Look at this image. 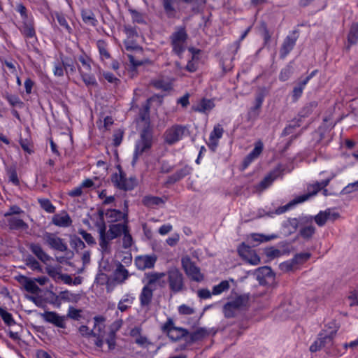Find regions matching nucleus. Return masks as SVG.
I'll use <instances>...</instances> for the list:
<instances>
[{"label": "nucleus", "instance_id": "nucleus-24", "mask_svg": "<svg viewBox=\"0 0 358 358\" xmlns=\"http://www.w3.org/2000/svg\"><path fill=\"white\" fill-rule=\"evenodd\" d=\"M105 214L106 218L108 219V222H110L111 224L117 223V222L120 221H129L127 213H123L120 210L109 209Z\"/></svg>", "mask_w": 358, "mask_h": 358}, {"label": "nucleus", "instance_id": "nucleus-63", "mask_svg": "<svg viewBox=\"0 0 358 358\" xmlns=\"http://www.w3.org/2000/svg\"><path fill=\"white\" fill-rule=\"evenodd\" d=\"M153 86L157 90H162L165 92L170 91L172 89L170 83L164 82L163 80H157L153 83Z\"/></svg>", "mask_w": 358, "mask_h": 358}, {"label": "nucleus", "instance_id": "nucleus-27", "mask_svg": "<svg viewBox=\"0 0 358 358\" xmlns=\"http://www.w3.org/2000/svg\"><path fill=\"white\" fill-rule=\"evenodd\" d=\"M52 223L59 227H68L71 225L72 220L69 215L64 211L62 214H55L52 217Z\"/></svg>", "mask_w": 358, "mask_h": 358}, {"label": "nucleus", "instance_id": "nucleus-51", "mask_svg": "<svg viewBox=\"0 0 358 358\" xmlns=\"http://www.w3.org/2000/svg\"><path fill=\"white\" fill-rule=\"evenodd\" d=\"M62 60L64 66L66 74L67 76L69 74H73L76 71V66L75 65L74 60L70 57H65Z\"/></svg>", "mask_w": 358, "mask_h": 358}, {"label": "nucleus", "instance_id": "nucleus-47", "mask_svg": "<svg viewBox=\"0 0 358 358\" xmlns=\"http://www.w3.org/2000/svg\"><path fill=\"white\" fill-rule=\"evenodd\" d=\"M315 227L312 225H308L301 227L299 235L305 240L310 239L315 233Z\"/></svg>", "mask_w": 358, "mask_h": 358}, {"label": "nucleus", "instance_id": "nucleus-5", "mask_svg": "<svg viewBox=\"0 0 358 358\" xmlns=\"http://www.w3.org/2000/svg\"><path fill=\"white\" fill-rule=\"evenodd\" d=\"M165 273L167 277L169 289L171 293L178 294L185 289V278L178 268H171Z\"/></svg>", "mask_w": 358, "mask_h": 358}, {"label": "nucleus", "instance_id": "nucleus-22", "mask_svg": "<svg viewBox=\"0 0 358 358\" xmlns=\"http://www.w3.org/2000/svg\"><path fill=\"white\" fill-rule=\"evenodd\" d=\"M338 217L339 214L338 213L334 212L331 213L330 209H327L324 211H320V213L314 217V220L319 227H323L329 220L331 219L335 220Z\"/></svg>", "mask_w": 358, "mask_h": 358}, {"label": "nucleus", "instance_id": "nucleus-20", "mask_svg": "<svg viewBox=\"0 0 358 358\" xmlns=\"http://www.w3.org/2000/svg\"><path fill=\"white\" fill-rule=\"evenodd\" d=\"M358 43V22H353L350 27L348 35L347 43L345 45V50L349 52L352 45Z\"/></svg>", "mask_w": 358, "mask_h": 358}, {"label": "nucleus", "instance_id": "nucleus-42", "mask_svg": "<svg viewBox=\"0 0 358 358\" xmlns=\"http://www.w3.org/2000/svg\"><path fill=\"white\" fill-rule=\"evenodd\" d=\"M96 47L99 50L100 59L102 62L110 58V54L108 50V43L105 40H98L96 42Z\"/></svg>", "mask_w": 358, "mask_h": 358}, {"label": "nucleus", "instance_id": "nucleus-10", "mask_svg": "<svg viewBox=\"0 0 358 358\" xmlns=\"http://www.w3.org/2000/svg\"><path fill=\"white\" fill-rule=\"evenodd\" d=\"M298 30H293L284 39L280 48V58L284 59L294 49L299 38Z\"/></svg>", "mask_w": 358, "mask_h": 358}, {"label": "nucleus", "instance_id": "nucleus-40", "mask_svg": "<svg viewBox=\"0 0 358 358\" xmlns=\"http://www.w3.org/2000/svg\"><path fill=\"white\" fill-rule=\"evenodd\" d=\"M277 176L275 172H270L259 182L257 185V189L259 191L266 189L272 185L273 181L277 178Z\"/></svg>", "mask_w": 358, "mask_h": 358}, {"label": "nucleus", "instance_id": "nucleus-30", "mask_svg": "<svg viewBox=\"0 0 358 358\" xmlns=\"http://www.w3.org/2000/svg\"><path fill=\"white\" fill-rule=\"evenodd\" d=\"M207 336V331L203 328H199L193 332L189 331V335L186 336L185 341L187 344H192L197 341H202Z\"/></svg>", "mask_w": 358, "mask_h": 358}, {"label": "nucleus", "instance_id": "nucleus-38", "mask_svg": "<svg viewBox=\"0 0 358 358\" xmlns=\"http://www.w3.org/2000/svg\"><path fill=\"white\" fill-rule=\"evenodd\" d=\"M188 335L189 331L187 329L176 327L171 332H169L167 336L171 340L177 341L181 338H184L185 341V337Z\"/></svg>", "mask_w": 358, "mask_h": 358}, {"label": "nucleus", "instance_id": "nucleus-64", "mask_svg": "<svg viewBox=\"0 0 358 358\" xmlns=\"http://www.w3.org/2000/svg\"><path fill=\"white\" fill-rule=\"evenodd\" d=\"M252 239L255 242L264 243L267 242L275 237V236H266L262 234H252L251 235Z\"/></svg>", "mask_w": 358, "mask_h": 358}, {"label": "nucleus", "instance_id": "nucleus-33", "mask_svg": "<svg viewBox=\"0 0 358 358\" xmlns=\"http://www.w3.org/2000/svg\"><path fill=\"white\" fill-rule=\"evenodd\" d=\"M135 301L133 294L127 293L123 295L117 303V309L121 312H125L130 308Z\"/></svg>", "mask_w": 358, "mask_h": 358}, {"label": "nucleus", "instance_id": "nucleus-52", "mask_svg": "<svg viewBox=\"0 0 358 358\" xmlns=\"http://www.w3.org/2000/svg\"><path fill=\"white\" fill-rule=\"evenodd\" d=\"M150 99H148L143 105V108L141 110L139 113L140 118L142 121H145L147 124L150 123Z\"/></svg>", "mask_w": 358, "mask_h": 358}, {"label": "nucleus", "instance_id": "nucleus-26", "mask_svg": "<svg viewBox=\"0 0 358 358\" xmlns=\"http://www.w3.org/2000/svg\"><path fill=\"white\" fill-rule=\"evenodd\" d=\"M29 250L42 262L47 263L50 257L43 249L39 243H31L29 245Z\"/></svg>", "mask_w": 358, "mask_h": 358}, {"label": "nucleus", "instance_id": "nucleus-3", "mask_svg": "<svg viewBox=\"0 0 358 358\" xmlns=\"http://www.w3.org/2000/svg\"><path fill=\"white\" fill-rule=\"evenodd\" d=\"M116 169L118 172L112 174L111 182L117 189L128 192L134 189L138 186V181L135 176L127 178L126 173L120 164L116 166Z\"/></svg>", "mask_w": 358, "mask_h": 358}, {"label": "nucleus", "instance_id": "nucleus-28", "mask_svg": "<svg viewBox=\"0 0 358 358\" xmlns=\"http://www.w3.org/2000/svg\"><path fill=\"white\" fill-rule=\"evenodd\" d=\"M5 171L8 179V182H10L16 187L20 185V180L17 175V166L15 164L9 166L6 165Z\"/></svg>", "mask_w": 358, "mask_h": 358}, {"label": "nucleus", "instance_id": "nucleus-32", "mask_svg": "<svg viewBox=\"0 0 358 358\" xmlns=\"http://www.w3.org/2000/svg\"><path fill=\"white\" fill-rule=\"evenodd\" d=\"M166 16L169 18H175L177 14L176 3L177 0H161Z\"/></svg>", "mask_w": 358, "mask_h": 358}, {"label": "nucleus", "instance_id": "nucleus-35", "mask_svg": "<svg viewBox=\"0 0 358 358\" xmlns=\"http://www.w3.org/2000/svg\"><path fill=\"white\" fill-rule=\"evenodd\" d=\"M264 96L262 94H259L255 97V106L251 107L248 111V117L250 119H256L259 113V109L261 108L264 102Z\"/></svg>", "mask_w": 358, "mask_h": 358}, {"label": "nucleus", "instance_id": "nucleus-31", "mask_svg": "<svg viewBox=\"0 0 358 358\" xmlns=\"http://www.w3.org/2000/svg\"><path fill=\"white\" fill-rule=\"evenodd\" d=\"M114 280L119 284H122L129 277L128 270L121 264L119 263L113 273Z\"/></svg>", "mask_w": 358, "mask_h": 358}, {"label": "nucleus", "instance_id": "nucleus-2", "mask_svg": "<svg viewBox=\"0 0 358 358\" xmlns=\"http://www.w3.org/2000/svg\"><path fill=\"white\" fill-rule=\"evenodd\" d=\"M152 143L153 131L150 124L148 123L142 129L140 132V137L136 141L132 159L133 166L136 164L140 156L152 148Z\"/></svg>", "mask_w": 358, "mask_h": 358}, {"label": "nucleus", "instance_id": "nucleus-11", "mask_svg": "<svg viewBox=\"0 0 358 358\" xmlns=\"http://www.w3.org/2000/svg\"><path fill=\"white\" fill-rule=\"evenodd\" d=\"M336 334V330H331L329 333H327L326 330L322 331L318 334V338L314 341L310 346V351L312 352H316L324 348L327 344H329L332 342Z\"/></svg>", "mask_w": 358, "mask_h": 358}, {"label": "nucleus", "instance_id": "nucleus-14", "mask_svg": "<svg viewBox=\"0 0 358 358\" xmlns=\"http://www.w3.org/2000/svg\"><path fill=\"white\" fill-rule=\"evenodd\" d=\"M43 240L51 249L59 252H66L68 250L67 244L62 238L57 236L55 234L48 231L45 232L43 234Z\"/></svg>", "mask_w": 358, "mask_h": 358}, {"label": "nucleus", "instance_id": "nucleus-58", "mask_svg": "<svg viewBox=\"0 0 358 358\" xmlns=\"http://www.w3.org/2000/svg\"><path fill=\"white\" fill-rule=\"evenodd\" d=\"M124 45L127 51H134L141 49L136 43V38H126L124 41Z\"/></svg>", "mask_w": 358, "mask_h": 358}, {"label": "nucleus", "instance_id": "nucleus-8", "mask_svg": "<svg viewBox=\"0 0 358 358\" xmlns=\"http://www.w3.org/2000/svg\"><path fill=\"white\" fill-rule=\"evenodd\" d=\"M181 264L185 274L192 281L200 282L203 280V275L201 273L199 267L196 266L189 257H182Z\"/></svg>", "mask_w": 358, "mask_h": 358}, {"label": "nucleus", "instance_id": "nucleus-25", "mask_svg": "<svg viewBox=\"0 0 358 358\" xmlns=\"http://www.w3.org/2000/svg\"><path fill=\"white\" fill-rule=\"evenodd\" d=\"M192 169L186 165L180 169L178 170L176 173L168 176L166 179V184L172 185L180 180L183 179L191 173Z\"/></svg>", "mask_w": 358, "mask_h": 358}, {"label": "nucleus", "instance_id": "nucleus-49", "mask_svg": "<svg viewBox=\"0 0 358 358\" xmlns=\"http://www.w3.org/2000/svg\"><path fill=\"white\" fill-rule=\"evenodd\" d=\"M0 316L4 323L8 327L13 326L16 324L13 315L8 312L6 308L0 306Z\"/></svg>", "mask_w": 358, "mask_h": 358}, {"label": "nucleus", "instance_id": "nucleus-4", "mask_svg": "<svg viewBox=\"0 0 358 358\" xmlns=\"http://www.w3.org/2000/svg\"><path fill=\"white\" fill-rule=\"evenodd\" d=\"M187 39L188 34L185 27H177L176 30L170 36L172 53L180 59L182 57L183 53L186 50Z\"/></svg>", "mask_w": 358, "mask_h": 358}, {"label": "nucleus", "instance_id": "nucleus-46", "mask_svg": "<svg viewBox=\"0 0 358 358\" xmlns=\"http://www.w3.org/2000/svg\"><path fill=\"white\" fill-rule=\"evenodd\" d=\"M306 85V83H303V80H300L297 85L293 88L292 92V99L293 102H296L302 96Z\"/></svg>", "mask_w": 358, "mask_h": 358}, {"label": "nucleus", "instance_id": "nucleus-55", "mask_svg": "<svg viewBox=\"0 0 358 358\" xmlns=\"http://www.w3.org/2000/svg\"><path fill=\"white\" fill-rule=\"evenodd\" d=\"M129 12L131 15L133 22L138 24L146 23L144 15L141 12L132 8L129 9Z\"/></svg>", "mask_w": 358, "mask_h": 358}, {"label": "nucleus", "instance_id": "nucleus-12", "mask_svg": "<svg viewBox=\"0 0 358 358\" xmlns=\"http://www.w3.org/2000/svg\"><path fill=\"white\" fill-rule=\"evenodd\" d=\"M105 321L106 318L103 316H95L94 317V329L90 330L87 326L81 325L78 329L79 332L83 336H96V331H99V333H101L103 331L105 328Z\"/></svg>", "mask_w": 358, "mask_h": 358}, {"label": "nucleus", "instance_id": "nucleus-19", "mask_svg": "<svg viewBox=\"0 0 358 358\" xmlns=\"http://www.w3.org/2000/svg\"><path fill=\"white\" fill-rule=\"evenodd\" d=\"M157 261L155 255L138 256L135 259L136 267L141 271L147 268H152L155 266Z\"/></svg>", "mask_w": 358, "mask_h": 358}, {"label": "nucleus", "instance_id": "nucleus-29", "mask_svg": "<svg viewBox=\"0 0 358 358\" xmlns=\"http://www.w3.org/2000/svg\"><path fill=\"white\" fill-rule=\"evenodd\" d=\"M153 297V289L148 285H145L139 295L140 305L142 307L148 306Z\"/></svg>", "mask_w": 358, "mask_h": 358}, {"label": "nucleus", "instance_id": "nucleus-57", "mask_svg": "<svg viewBox=\"0 0 358 358\" xmlns=\"http://www.w3.org/2000/svg\"><path fill=\"white\" fill-rule=\"evenodd\" d=\"M16 11L20 13L22 21L34 17L26 6L22 3H17L15 8Z\"/></svg>", "mask_w": 358, "mask_h": 358}, {"label": "nucleus", "instance_id": "nucleus-1", "mask_svg": "<svg viewBox=\"0 0 358 358\" xmlns=\"http://www.w3.org/2000/svg\"><path fill=\"white\" fill-rule=\"evenodd\" d=\"M99 221L96 224L99 232V244L103 253L110 252V241L120 237L129 227V221L109 224L108 229L103 219L104 213L99 211Z\"/></svg>", "mask_w": 358, "mask_h": 358}, {"label": "nucleus", "instance_id": "nucleus-41", "mask_svg": "<svg viewBox=\"0 0 358 358\" xmlns=\"http://www.w3.org/2000/svg\"><path fill=\"white\" fill-rule=\"evenodd\" d=\"M81 17L83 22L86 24L95 27L97 24V20L94 13L90 9H83L81 10Z\"/></svg>", "mask_w": 358, "mask_h": 358}, {"label": "nucleus", "instance_id": "nucleus-50", "mask_svg": "<svg viewBox=\"0 0 358 358\" xmlns=\"http://www.w3.org/2000/svg\"><path fill=\"white\" fill-rule=\"evenodd\" d=\"M165 273L166 272H151L147 273L148 284L146 285L150 287V285H155L158 280L166 276Z\"/></svg>", "mask_w": 358, "mask_h": 358}, {"label": "nucleus", "instance_id": "nucleus-54", "mask_svg": "<svg viewBox=\"0 0 358 358\" xmlns=\"http://www.w3.org/2000/svg\"><path fill=\"white\" fill-rule=\"evenodd\" d=\"M41 207L48 213H54L55 206L51 203L48 199H39L38 200Z\"/></svg>", "mask_w": 358, "mask_h": 358}, {"label": "nucleus", "instance_id": "nucleus-34", "mask_svg": "<svg viewBox=\"0 0 358 358\" xmlns=\"http://www.w3.org/2000/svg\"><path fill=\"white\" fill-rule=\"evenodd\" d=\"M214 101L212 99L203 98L199 102L197 106L193 108V110L196 112L201 113H208L215 107Z\"/></svg>", "mask_w": 358, "mask_h": 358}, {"label": "nucleus", "instance_id": "nucleus-37", "mask_svg": "<svg viewBox=\"0 0 358 358\" xmlns=\"http://www.w3.org/2000/svg\"><path fill=\"white\" fill-rule=\"evenodd\" d=\"M8 227L10 230H26L29 225L22 219L17 217H12L8 219Z\"/></svg>", "mask_w": 358, "mask_h": 358}, {"label": "nucleus", "instance_id": "nucleus-6", "mask_svg": "<svg viewBox=\"0 0 358 358\" xmlns=\"http://www.w3.org/2000/svg\"><path fill=\"white\" fill-rule=\"evenodd\" d=\"M248 294L237 295L234 299L227 302L223 306V313L227 318H233L238 310L246 307L249 303Z\"/></svg>", "mask_w": 358, "mask_h": 358}, {"label": "nucleus", "instance_id": "nucleus-18", "mask_svg": "<svg viewBox=\"0 0 358 358\" xmlns=\"http://www.w3.org/2000/svg\"><path fill=\"white\" fill-rule=\"evenodd\" d=\"M311 257L310 252H300L294 255L289 262H286L282 264L285 267L286 271H292L296 265H302L307 262Z\"/></svg>", "mask_w": 358, "mask_h": 358}, {"label": "nucleus", "instance_id": "nucleus-21", "mask_svg": "<svg viewBox=\"0 0 358 358\" xmlns=\"http://www.w3.org/2000/svg\"><path fill=\"white\" fill-rule=\"evenodd\" d=\"M166 197L162 198L152 195H145L142 199V204L148 208H155L165 204Z\"/></svg>", "mask_w": 358, "mask_h": 358}, {"label": "nucleus", "instance_id": "nucleus-48", "mask_svg": "<svg viewBox=\"0 0 358 358\" xmlns=\"http://www.w3.org/2000/svg\"><path fill=\"white\" fill-rule=\"evenodd\" d=\"M25 264L32 271L42 272L43 268L40 263L31 255H28L25 259Z\"/></svg>", "mask_w": 358, "mask_h": 358}, {"label": "nucleus", "instance_id": "nucleus-60", "mask_svg": "<svg viewBox=\"0 0 358 358\" xmlns=\"http://www.w3.org/2000/svg\"><path fill=\"white\" fill-rule=\"evenodd\" d=\"M124 31L127 36L126 38H137L138 37L137 28L135 26L130 24L125 25L124 27Z\"/></svg>", "mask_w": 358, "mask_h": 358}, {"label": "nucleus", "instance_id": "nucleus-53", "mask_svg": "<svg viewBox=\"0 0 358 358\" xmlns=\"http://www.w3.org/2000/svg\"><path fill=\"white\" fill-rule=\"evenodd\" d=\"M230 285L227 280H222L218 285L213 286L212 289L213 295H219L222 292L227 291Z\"/></svg>", "mask_w": 358, "mask_h": 358}, {"label": "nucleus", "instance_id": "nucleus-56", "mask_svg": "<svg viewBox=\"0 0 358 358\" xmlns=\"http://www.w3.org/2000/svg\"><path fill=\"white\" fill-rule=\"evenodd\" d=\"M122 247L124 249L130 248L133 244V238L130 234L129 227L127 228V230L122 234Z\"/></svg>", "mask_w": 358, "mask_h": 358}, {"label": "nucleus", "instance_id": "nucleus-9", "mask_svg": "<svg viewBox=\"0 0 358 358\" xmlns=\"http://www.w3.org/2000/svg\"><path fill=\"white\" fill-rule=\"evenodd\" d=\"M307 194L299 196L294 199H293L292 201L288 203L287 204L280 207L277 210V212L278 213H283L288 210L293 205L306 201L310 196L316 195L321 190L319 184H317V182L309 185L307 187Z\"/></svg>", "mask_w": 358, "mask_h": 358}, {"label": "nucleus", "instance_id": "nucleus-36", "mask_svg": "<svg viewBox=\"0 0 358 358\" xmlns=\"http://www.w3.org/2000/svg\"><path fill=\"white\" fill-rule=\"evenodd\" d=\"M78 61L80 63V65H77V69L79 73L80 69L83 72H91V64L92 61L89 56H87L85 53H83L78 57Z\"/></svg>", "mask_w": 358, "mask_h": 358}, {"label": "nucleus", "instance_id": "nucleus-16", "mask_svg": "<svg viewBox=\"0 0 358 358\" xmlns=\"http://www.w3.org/2000/svg\"><path fill=\"white\" fill-rule=\"evenodd\" d=\"M280 245L282 248V250L275 247H268L264 249V254L268 259L273 260L290 252L292 246L289 243L282 242Z\"/></svg>", "mask_w": 358, "mask_h": 358}, {"label": "nucleus", "instance_id": "nucleus-44", "mask_svg": "<svg viewBox=\"0 0 358 358\" xmlns=\"http://www.w3.org/2000/svg\"><path fill=\"white\" fill-rule=\"evenodd\" d=\"M80 76L87 87H96L98 85L95 76L91 72H83L80 69Z\"/></svg>", "mask_w": 358, "mask_h": 358}, {"label": "nucleus", "instance_id": "nucleus-43", "mask_svg": "<svg viewBox=\"0 0 358 358\" xmlns=\"http://www.w3.org/2000/svg\"><path fill=\"white\" fill-rule=\"evenodd\" d=\"M3 97L8 101V104L13 107H17L22 108L24 107V103L20 99V98L16 94H12L8 92H6L3 94Z\"/></svg>", "mask_w": 358, "mask_h": 358}, {"label": "nucleus", "instance_id": "nucleus-7", "mask_svg": "<svg viewBox=\"0 0 358 358\" xmlns=\"http://www.w3.org/2000/svg\"><path fill=\"white\" fill-rule=\"evenodd\" d=\"M189 134V125L175 124L165 131L164 134V142L169 145H172L181 141L185 136Z\"/></svg>", "mask_w": 358, "mask_h": 358}, {"label": "nucleus", "instance_id": "nucleus-13", "mask_svg": "<svg viewBox=\"0 0 358 358\" xmlns=\"http://www.w3.org/2000/svg\"><path fill=\"white\" fill-rule=\"evenodd\" d=\"M18 29L26 40H33V41H30L31 43L37 42L38 39L34 17L22 20Z\"/></svg>", "mask_w": 358, "mask_h": 358}, {"label": "nucleus", "instance_id": "nucleus-62", "mask_svg": "<svg viewBox=\"0 0 358 358\" xmlns=\"http://www.w3.org/2000/svg\"><path fill=\"white\" fill-rule=\"evenodd\" d=\"M81 312L82 310L80 309H77L73 306H70L68 309L67 317H69L73 320H79L81 317Z\"/></svg>", "mask_w": 358, "mask_h": 358}, {"label": "nucleus", "instance_id": "nucleus-61", "mask_svg": "<svg viewBox=\"0 0 358 358\" xmlns=\"http://www.w3.org/2000/svg\"><path fill=\"white\" fill-rule=\"evenodd\" d=\"M264 149V144L261 140H258L255 143V147L252 150L249 152L250 155L257 159L262 154Z\"/></svg>", "mask_w": 358, "mask_h": 358}, {"label": "nucleus", "instance_id": "nucleus-23", "mask_svg": "<svg viewBox=\"0 0 358 358\" xmlns=\"http://www.w3.org/2000/svg\"><path fill=\"white\" fill-rule=\"evenodd\" d=\"M54 17L57 20L61 27V31L71 35L73 33V29L68 22L67 15L62 12L56 11L53 14Z\"/></svg>", "mask_w": 358, "mask_h": 358}, {"label": "nucleus", "instance_id": "nucleus-59", "mask_svg": "<svg viewBox=\"0 0 358 358\" xmlns=\"http://www.w3.org/2000/svg\"><path fill=\"white\" fill-rule=\"evenodd\" d=\"M224 129L221 124H217L214 126L213 131L210 134L209 138L212 140L219 141L223 135Z\"/></svg>", "mask_w": 358, "mask_h": 358}, {"label": "nucleus", "instance_id": "nucleus-15", "mask_svg": "<svg viewBox=\"0 0 358 358\" xmlns=\"http://www.w3.org/2000/svg\"><path fill=\"white\" fill-rule=\"evenodd\" d=\"M238 255L244 259L248 261L252 265H257L260 262L259 257L255 253L252 248L246 245L245 243H242L238 247Z\"/></svg>", "mask_w": 358, "mask_h": 358}, {"label": "nucleus", "instance_id": "nucleus-17", "mask_svg": "<svg viewBox=\"0 0 358 358\" xmlns=\"http://www.w3.org/2000/svg\"><path fill=\"white\" fill-rule=\"evenodd\" d=\"M42 317L44 321L48 323L52 324L59 328H66V316L64 315L61 316L55 311H45L44 313L42 314Z\"/></svg>", "mask_w": 358, "mask_h": 358}, {"label": "nucleus", "instance_id": "nucleus-45", "mask_svg": "<svg viewBox=\"0 0 358 358\" xmlns=\"http://www.w3.org/2000/svg\"><path fill=\"white\" fill-rule=\"evenodd\" d=\"M317 106L318 103L316 101H313L306 103L299 111V115L303 118L308 117L310 114H312Z\"/></svg>", "mask_w": 358, "mask_h": 358}, {"label": "nucleus", "instance_id": "nucleus-39", "mask_svg": "<svg viewBox=\"0 0 358 358\" xmlns=\"http://www.w3.org/2000/svg\"><path fill=\"white\" fill-rule=\"evenodd\" d=\"M20 278L22 280H19L20 282L22 283L24 289L28 292L31 294H36L39 291L38 286L36 284L35 280H33L26 276L21 275Z\"/></svg>", "mask_w": 358, "mask_h": 358}]
</instances>
